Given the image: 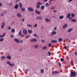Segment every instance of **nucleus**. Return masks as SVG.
Here are the masks:
<instances>
[{
  "label": "nucleus",
  "mask_w": 77,
  "mask_h": 77,
  "mask_svg": "<svg viewBox=\"0 0 77 77\" xmlns=\"http://www.w3.org/2000/svg\"><path fill=\"white\" fill-rule=\"evenodd\" d=\"M7 58L8 59H11V56H7Z\"/></svg>",
  "instance_id": "nucleus-28"
},
{
  "label": "nucleus",
  "mask_w": 77,
  "mask_h": 77,
  "mask_svg": "<svg viewBox=\"0 0 77 77\" xmlns=\"http://www.w3.org/2000/svg\"><path fill=\"white\" fill-rule=\"evenodd\" d=\"M70 17H71V13L68 14L67 16V18H70Z\"/></svg>",
  "instance_id": "nucleus-14"
},
{
  "label": "nucleus",
  "mask_w": 77,
  "mask_h": 77,
  "mask_svg": "<svg viewBox=\"0 0 77 77\" xmlns=\"http://www.w3.org/2000/svg\"><path fill=\"white\" fill-rule=\"evenodd\" d=\"M17 16L19 18H21V15L20 13H18L17 15Z\"/></svg>",
  "instance_id": "nucleus-10"
},
{
  "label": "nucleus",
  "mask_w": 77,
  "mask_h": 77,
  "mask_svg": "<svg viewBox=\"0 0 77 77\" xmlns=\"http://www.w3.org/2000/svg\"><path fill=\"white\" fill-rule=\"evenodd\" d=\"M42 42H45L44 40H42Z\"/></svg>",
  "instance_id": "nucleus-59"
},
{
  "label": "nucleus",
  "mask_w": 77,
  "mask_h": 77,
  "mask_svg": "<svg viewBox=\"0 0 77 77\" xmlns=\"http://www.w3.org/2000/svg\"><path fill=\"white\" fill-rule=\"evenodd\" d=\"M53 9H54V7H52L51 8V10H52Z\"/></svg>",
  "instance_id": "nucleus-62"
},
{
  "label": "nucleus",
  "mask_w": 77,
  "mask_h": 77,
  "mask_svg": "<svg viewBox=\"0 0 77 77\" xmlns=\"http://www.w3.org/2000/svg\"><path fill=\"white\" fill-rule=\"evenodd\" d=\"M34 36L35 37H36V36H37V35L36 34H34Z\"/></svg>",
  "instance_id": "nucleus-49"
},
{
  "label": "nucleus",
  "mask_w": 77,
  "mask_h": 77,
  "mask_svg": "<svg viewBox=\"0 0 77 77\" xmlns=\"http://www.w3.org/2000/svg\"><path fill=\"white\" fill-rule=\"evenodd\" d=\"M48 53H49V56H51V53H50V52H49V51H48Z\"/></svg>",
  "instance_id": "nucleus-46"
},
{
  "label": "nucleus",
  "mask_w": 77,
  "mask_h": 77,
  "mask_svg": "<svg viewBox=\"0 0 77 77\" xmlns=\"http://www.w3.org/2000/svg\"><path fill=\"white\" fill-rule=\"evenodd\" d=\"M71 16L72 17H75V15H74V14H71Z\"/></svg>",
  "instance_id": "nucleus-34"
},
{
  "label": "nucleus",
  "mask_w": 77,
  "mask_h": 77,
  "mask_svg": "<svg viewBox=\"0 0 77 77\" xmlns=\"http://www.w3.org/2000/svg\"><path fill=\"white\" fill-rule=\"evenodd\" d=\"M35 12L36 14H37L38 15H39L41 14V12L38 11L37 10H35Z\"/></svg>",
  "instance_id": "nucleus-12"
},
{
  "label": "nucleus",
  "mask_w": 77,
  "mask_h": 77,
  "mask_svg": "<svg viewBox=\"0 0 77 77\" xmlns=\"http://www.w3.org/2000/svg\"><path fill=\"white\" fill-rule=\"evenodd\" d=\"M12 5V4L11 3H9V6H11Z\"/></svg>",
  "instance_id": "nucleus-50"
},
{
  "label": "nucleus",
  "mask_w": 77,
  "mask_h": 77,
  "mask_svg": "<svg viewBox=\"0 0 77 77\" xmlns=\"http://www.w3.org/2000/svg\"><path fill=\"white\" fill-rule=\"evenodd\" d=\"M2 3H0V6H2Z\"/></svg>",
  "instance_id": "nucleus-55"
},
{
  "label": "nucleus",
  "mask_w": 77,
  "mask_h": 77,
  "mask_svg": "<svg viewBox=\"0 0 77 77\" xmlns=\"http://www.w3.org/2000/svg\"><path fill=\"white\" fill-rule=\"evenodd\" d=\"M45 21H46V22H50V20L47 18H46L45 19Z\"/></svg>",
  "instance_id": "nucleus-18"
},
{
  "label": "nucleus",
  "mask_w": 77,
  "mask_h": 77,
  "mask_svg": "<svg viewBox=\"0 0 77 77\" xmlns=\"http://www.w3.org/2000/svg\"><path fill=\"white\" fill-rule=\"evenodd\" d=\"M60 60L61 62H63V61H64V59L63 58H61Z\"/></svg>",
  "instance_id": "nucleus-43"
},
{
  "label": "nucleus",
  "mask_w": 77,
  "mask_h": 77,
  "mask_svg": "<svg viewBox=\"0 0 77 77\" xmlns=\"http://www.w3.org/2000/svg\"><path fill=\"white\" fill-rule=\"evenodd\" d=\"M14 41H15V42H17V43H20V40L17 38H15L14 39Z\"/></svg>",
  "instance_id": "nucleus-9"
},
{
  "label": "nucleus",
  "mask_w": 77,
  "mask_h": 77,
  "mask_svg": "<svg viewBox=\"0 0 77 77\" xmlns=\"http://www.w3.org/2000/svg\"><path fill=\"white\" fill-rule=\"evenodd\" d=\"M36 20H42V18L41 17H36Z\"/></svg>",
  "instance_id": "nucleus-7"
},
{
  "label": "nucleus",
  "mask_w": 77,
  "mask_h": 77,
  "mask_svg": "<svg viewBox=\"0 0 77 77\" xmlns=\"http://www.w3.org/2000/svg\"><path fill=\"white\" fill-rule=\"evenodd\" d=\"M56 31H54L52 32V36H53L54 35H56Z\"/></svg>",
  "instance_id": "nucleus-13"
},
{
  "label": "nucleus",
  "mask_w": 77,
  "mask_h": 77,
  "mask_svg": "<svg viewBox=\"0 0 77 77\" xmlns=\"http://www.w3.org/2000/svg\"><path fill=\"white\" fill-rule=\"evenodd\" d=\"M19 35H20L22 34H21V30L19 32Z\"/></svg>",
  "instance_id": "nucleus-35"
},
{
  "label": "nucleus",
  "mask_w": 77,
  "mask_h": 77,
  "mask_svg": "<svg viewBox=\"0 0 77 77\" xmlns=\"http://www.w3.org/2000/svg\"><path fill=\"white\" fill-rule=\"evenodd\" d=\"M4 41V38H2L0 39V42L1 41L2 42V41Z\"/></svg>",
  "instance_id": "nucleus-36"
},
{
  "label": "nucleus",
  "mask_w": 77,
  "mask_h": 77,
  "mask_svg": "<svg viewBox=\"0 0 77 77\" xmlns=\"http://www.w3.org/2000/svg\"><path fill=\"white\" fill-rule=\"evenodd\" d=\"M28 33H32V30H28Z\"/></svg>",
  "instance_id": "nucleus-29"
},
{
  "label": "nucleus",
  "mask_w": 77,
  "mask_h": 77,
  "mask_svg": "<svg viewBox=\"0 0 77 77\" xmlns=\"http://www.w3.org/2000/svg\"><path fill=\"white\" fill-rule=\"evenodd\" d=\"M5 22H3L2 24V26H1V28H2V29H3V28H4V27L5 26Z\"/></svg>",
  "instance_id": "nucleus-11"
},
{
  "label": "nucleus",
  "mask_w": 77,
  "mask_h": 77,
  "mask_svg": "<svg viewBox=\"0 0 77 77\" xmlns=\"http://www.w3.org/2000/svg\"><path fill=\"white\" fill-rule=\"evenodd\" d=\"M37 26H38V24H37V23H36L34 26V27L36 28V27H37Z\"/></svg>",
  "instance_id": "nucleus-37"
},
{
  "label": "nucleus",
  "mask_w": 77,
  "mask_h": 77,
  "mask_svg": "<svg viewBox=\"0 0 77 77\" xmlns=\"http://www.w3.org/2000/svg\"><path fill=\"white\" fill-rule=\"evenodd\" d=\"M68 48V47L65 46V49H67V48Z\"/></svg>",
  "instance_id": "nucleus-56"
},
{
  "label": "nucleus",
  "mask_w": 77,
  "mask_h": 77,
  "mask_svg": "<svg viewBox=\"0 0 77 77\" xmlns=\"http://www.w3.org/2000/svg\"><path fill=\"white\" fill-rule=\"evenodd\" d=\"M56 29H57V28H56V27H55L54 28V30H56Z\"/></svg>",
  "instance_id": "nucleus-47"
},
{
  "label": "nucleus",
  "mask_w": 77,
  "mask_h": 77,
  "mask_svg": "<svg viewBox=\"0 0 77 77\" xmlns=\"http://www.w3.org/2000/svg\"><path fill=\"white\" fill-rule=\"evenodd\" d=\"M72 30H73V29L71 28L69 29L68 30H67L68 32H70Z\"/></svg>",
  "instance_id": "nucleus-15"
},
{
  "label": "nucleus",
  "mask_w": 77,
  "mask_h": 77,
  "mask_svg": "<svg viewBox=\"0 0 77 77\" xmlns=\"http://www.w3.org/2000/svg\"><path fill=\"white\" fill-rule=\"evenodd\" d=\"M21 9L23 12H24L25 11H26V9H25V8H21Z\"/></svg>",
  "instance_id": "nucleus-24"
},
{
  "label": "nucleus",
  "mask_w": 77,
  "mask_h": 77,
  "mask_svg": "<svg viewBox=\"0 0 77 77\" xmlns=\"http://www.w3.org/2000/svg\"><path fill=\"white\" fill-rule=\"evenodd\" d=\"M14 22H13L12 23H11V26H12V25L14 24Z\"/></svg>",
  "instance_id": "nucleus-48"
},
{
  "label": "nucleus",
  "mask_w": 77,
  "mask_h": 77,
  "mask_svg": "<svg viewBox=\"0 0 77 77\" xmlns=\"http://www.w3.org/2000/svg\"><path fill=\"white\" fill-rule=\"evenodd\" d=\"M60 73L59 72H57L56 71V74H59V73Z\"/></svg>",
  "instance_id": "nucleus-53"
},
{
  "label": "nucleus",
  "mask_w": 77,
  "mask_h": 77,
  "mask_svg": "<svg viewBox=\"0 0 77 77\" xmlns=\"http://www.w3.org/2000/svg\"><path fill=\"white\" fill-rule=\"evenodd\" d=\"M39 47V45H36L34 46V47L35 48H38V47Z\"/></svg>",
  "instance_id": "nucleus-40"
},
{
  "label": "nucleus",
  "mask_w": 77,
  "mask_h": 77,
  "mask_svg": "<svg viewBox=\"0 0 77 77\" xmlns=\"http://www.w3.org/2000/svg\"><path fill=\"white\" fill-rule=\"evenodd\" d=\"M19 6H20V8H23V5H22V4L21 3H20L19 4Z\"/></svg>",
  "instance_id": "nucleus-26"
},
{
  "label": "nucleus",
  "mask_w": 77,
  "mask_h": 77,
  "mask_svg": "<svg viewBox=\"0 0 77 77\" xmlns=\"http://www.w3.org/2000/svg\"><path fill=\"white\" fill-rule=\"evenodd\" d=\"M76 75V73L75 72H71L70 77H75Z\"/></svg>",
  "instance_id": "nucleus-1"
},
{
  "label": "nucleus",
  "mask_w": 77,
  "mask_h": 77,
  "mask_svg": "<svg viewBox=\"0 0 77 77\" xmlns=\"http://www.w3.org/2000/svg\"><path fill=\"white\" fill-rule=\"evenodd\" d=\"M21 21L22 22H24L25 21V19H22Z\"/></svg>",
  "instance_id": "nucleus-44"
},
{
  "label": "nucleus",
  "mask_w": 77,
  "mask_h": 77,
  "mask_svg": "<svg viewBox=\"0 0 77 77\" xmlns=\"http://www.w3.org/2000/svg\"><path fill=\"white\" fill-rule=\"evenodd\" d=\"M2 59V60H3V59H6V57L4 56H2L1 57Z\"/></svg>",
  "instance_id": "nucleus-31"
},
{
  "label": "nucleus",
  "mask_w": 77,
  "mask_h": 77,
  "mask_svg": "<svg viewBox=\"0 0 77 77\" xmlns=\"http://www.w3.org/2000/svg\"><path fill=\"white\" fill-rule=\"evenodd\" d=\"M7 27L8 30H11V27L10 26H8Z\"/></svg>",
  "instance_id": "nucleus-33"
},
{
  "label": "nucleus",
  "mask_w": 77,
  "mask_h": 77,
  "mask_svg": "<svg viewBox=\"0 0 77 77\" xmlns=\"http://www.w3.org/2000/svg\"><path fill=\"white\" fill-rule=\"evenodd\" d=\"M71 21L72 22H74V23H75L76 22V20L75 19H72Z\"/></svg>",
  "instance_id": "nucleus-20"
},
{
  "label": "nucleus",
  "mask_w": 77,
  "mask_h": 77,
  "mask_svg": "<svg viewBox=\"0 0 77 77\" xmlns=\"http://www.w3.org/2000/svg\"><path fill=\"white\" fill-rule=\"evenodd\" d=\"M27 26L29 27H32V26L29 24H27Z\"/></svg>",
  "instance_id": "nucleus-21"
},
{
  "label": "nucleus",
  "mask_w": 77,
  "mask_h": 77,
  "mask_svg": "<svg viewBox=\"0 0 77 77\" xmlns=\"http://www.w3.org/2000/svg\"><path fill=\"white\" fill-rule=\"evenodd\" d=\"M6 64L8 63L9 65L11 66H14L15 65V64L14 63H12V64H11V62L10 61H8L6 62Z\"/></svg>",
  "instance_id": "nucleus-3"
},
{
  "label": "nucleus",
  "mask_w": 77,
  "mask_h": 77,
  "mask_svg": "<svg viewBox=\"0 0 77 77\" xmlns=\"http://www.w3.org/2000/svg\"><path fill=\"white\" fill-rule=\"evenodd\" d=\"M75 54H76V55H77V53L75 52Z\"/></svg>",
  "instance_id": "nucleus-64"
},
{
  "label": "nucleus",
  "mask_w": 77,
  "mask_h": 77,
  "mask_svg": "<svg viewBox=\"0 0 77 77\" xmlns=\"http://www.w3.org/2000/svg\"><path fill=\"white\" fill-rule=\"evenodd\" d=\"M44 70L43 69H42L40 70V72L41 73H44Z\"/></svg>",
  "instance_id": "nucleus-19"
},
{
  "label": "nucleus",
  "mask_w": 77,
  "mask_h": 77,
  "mask_svg": "<svg viewBox=\"0 0 77 77\" xmlns=\"http://www.w3.org/2000/svg\"><path fill=\"white\" fill-rule=\"evenodd\" d=\"M45 6L46 7L48 6H49V3H46L45 4Z\"/></svg>",
  "instance_id": "nucleus-32"
},
{
  "label": "nucleus",
  "mask_w": 77,
  "mask_h": 77,
  "mask_svg": "<svg viewBox=\"0 0 77 77\" xmlns=\"http://www.w3.org/2000/svg\"><path fill=\"white\" fill-rule=\"evenodd\" d=\"M57 40H52L51 41V42H53V43H57Z\"/></svg>",
  "instance_id": "nucleus-22"
},
{
  "label": "nucleus",
  "mask_w": 77,
  "mask_h": 77,
  "mask_svg": "<svg viewBox=\"0 0 77 77\" xmlns=\"http://www.w3.org/2000/svg\"><path fill=\"white\" fill-rule=\"evenodd\" d=\"M42 5V3H40L39 2H38L37 3V5H36V7L38 8H40V5Z\"/></svg>",
  "instance_id": "nucleus-2"
},
{
  "label": "nucleus",
  "mask_w": 77,
  "mask_h": 77,
  "mask_svg": "<svg viewBox=\"0 0 77 77\" xmlns=\"http://www.w3.org/2000/svg\"><path fill=\"white\" fill-rule=\"evenodd\" d=\"M48 0H44V2H47Z\"/></svg>",
  "instance_id": "nucleus-61"
},
{
  "label": "nucleus",
  "mask_w": 77,
  "mask_h": 77,
  "mask_svg": "<svg viewBox=\"0 0 77 77\" xmlns=\"http://www.w3.org/2000/svg\"><path fill=\"white\" fill-rule=\"evenodd\" d=\"M54 12H57V11H55V10H54Z\"/></svg>",
  "instance_id": "nucleus-63"
},
{
  "label": "nucleus",
  "mask_w": 77,
  "mask_h": 77,
  "mask_svg": "<svg viewBox=\"0 0 77 77\" xmlns=\"http://www.w3.org/2000/svg\"><path fill=\"white\" fill-rule=\"evenodd\" d=\"M20 43H23V41L22 40H20Z\"/></svg>",
  "instance_id": "nucleus-51"
},
{
  "label": "nucleus",
  "mask_w": 77,
  "mask_h": 77,
  "mask_svg": "<svg viewBox=\"0 0 77 77\" xmlns=\"http://www.w3.org/2000/svg\"><path fill=\"white\" fill-rule=\"evenodd\" d=\"M59 18L60 19H63V15H62L61 16L59 17Z\"/></svg>",
  "instance_id": "nucleus-27"
},
{
  "label": "nucleus",
  "mask_w": 77,
  "mask_h": 77,
  "mask_svg": "<svg viewBox=\"0 0 77 77\" xmlns=\"http://www.w3.org/2000/svg\"><path fill=\"white\" fill-rule=\"evenodd\" d=\"M54 74H56V71H54L52 73V75H54Z\"/></svg>",
  "instance_id": "nucleus-30"
},
{
  "label": "nucleus",
  "mask_w": 77,
  "mask_h": 77,
  "mask_svg": "<svg viewBox=\"0 0 77 77\" xmlns=\"http://www.w3.org/2000/svg\"><path fill=\"white\" fill-rule=\"evenodd\" d=\"M59 66H60L61 65V64H60V63H59Z\"/></svg>",
  "instance_id": "nucleus-60"
},
{
  "label": "nucleus",
  "mask_w": 77,
  "mask_h": 77,
  "mask_svg": "<svg viewBox=\"0 0 77 77\" xmlns=\"http://www.w3.org/2000/svg\"><path fill=\"white\" fill-rule=\"evenodd\" d=\"M37 40L35 38H32L30 40L31 42H36Z\"/></svg>",
  "instance_id": "nucleus-5"
},
{
  "label": "nucleus",
  "mask_w": 77,
  "mask_h": 77,
  "mask_svg": "<svg viewBox=\"0 0 77 77\" xmlns=\"http://www.w3.org/2000/svg\"><path fill=\"white\" fill-rule=\"evenodd\" d=\"M28 11H31V12H33L34 11V9H33L32 8H29L28 9Z\"/></svg>",
  "instance_id": "nucleus-6"
},
{
  "label": "nucleus",
  "mask_w": 77,
  "mask_h": 77,
  "mask_svg": "<svg viewBox=\"0 0 77 77\" xmlns=\"http://www.w3.org/2000/svg\"><path fill=\"white\" fill-rule=\"evenodd\" d=\"M72 17H71L69 18V20H72Z\"/></svg>",
  "instance_id": "nucleus-58"
},
{
  "label": "nucleus",
  "mask_w": 77,
  "mask_h": 77,
  "mask_svg": "<svg viewBox=\"0 0 77 77\" xmlns=\"http://www.w3.org/2000/svg\"><path fill=\"white\" fill-rule=\"evenodd\" d=\"M11 38H14V35H11Z\"/></svg>",
  "instance_id": "nucleus-57"
},
{
  "label": "nucleus",
  "mask_w": 77,
  "mask_h": 77,
  "mask_svg": "<svg viewBox=\"0 0 77 77\" xmlns=\"http://www.w3.org/2000/svg\"><path fill=\"white\" fill-rule=\"evenodd\" d=\"M47 47L46 46H45L43 48V50H45V49H47Z\"/></svg>",
  "instance_id": "nucleus-38"
},
{
  "label": "nucleus",
  "mask_w": 77,
  "mask_h": 77,
  "mask_svg": "<svg viewBox=\"0 0 77 77\" xmlns=\"http://www.w3.org/2000/svg\"><path fill=\"white\" fill-rule=\"evenodd\" d=\"M15 29H13L11 30V32L12 33H14V32H15Z\"/></svg>",
  "instance_id": "nucleus-25"
},
{
  "label": "nucleus",
  "mask_w": 77,
  "mask_h": 77,
  "mask_svg": "<svg viewBox=\"0 0 77 77\" xmlns=\"http://www.w3.org/2000/svg\"><path fill=\"white\" fill-rule=\"evenodd\" d=\"M63 40L61 38H59L58 39V42H62Z\"/></svg>",
  "instance_id": "nucleus-17"
},
{
  "label": "nucleus",
  "mask_w": 77,
  "mask_h": 77,
  "mask_svg": "<svg viewBox=\"0 0 77 77\" xmlns=\"http://www.w3.org/2000/svg\"><path fill=\"white\" fill-rule=\"evenodd\" d=\"M41 8L42 10H44V8H45V7L44 6L42 5L41 6Z\"/></svg>",
  "instance_id": "nucleus-23"
},
{
  "label": "nucleus",
  "mask_w": 77,
  "mask_h": 77,
  "mask_svg": "<svg viewBox=\"0 0 77 77\" xmlns=\"http://www.w3.org/2000/svg\"><path fill=\"white\" fill-rule=\"evenodd\" d=\"M5 35H6V33H4L2 35V38H3V37H4V36H5Z\"/></svg>",
  "instance_id": "nucleus-39"
},
{
  "label": "nucleus",
  "mask_w": 77,
  "mask_h": 77,
  "mask_svg": "<svg viewBox=\"0 0 77 77\" xmlns=\"http://www.w3.org/2000/svg\"><path fill=\"white\" fill-rule=\"evenodd\" d=\"M72 0H69L68 2H72Z\"/></svg>",
  "instance_id": "nucleus-54"
},
{
  "label": "nucleus",
  "mask_w": 77,
  "mask_h": 77,
  "mask_svg": "<svg viewBox=\"0 0 77 77\" xmlns=\"http://www.w3.org/2000/svg\"><path fill=\"white\" fill-rule=\"evenodd\" d=\"M4 14H5V12H4V13H2L1 14V17H2V16H3Z\"/></svg>",
  "instance_id": "nucleus-41"
},
{
  "label": "nucleus",
  "mask_w": 77,
  "mask_h": 77,
  "mask_svg": "<svg viewBox=\"0 0 77 77\" xmlns=\"http://www.w3.org/2000/svg\"><path fill=\"white\" fill-rule=\"evenodd\" d=\"M29 37H30V35H27L26 36V39H27V38H29Z\"/></svg>",
  "instance_id": "nucleus-42"
},
{
  "label": "nucleus",
  "mask_w": 77,
  "mask_h": 77,
  "mask_svg": "<svg viewBox=\"0 0 77 77\" xmlns=\"http://www.w3.org/2000/svg\"><path fill=\"white\" fill-rule=\"evenodd\" d=\"M23 34L25 35H27V30L24 29L23 31Z\"/></svg>",
  "instance_id": "nucleus-4"
},
{
  "label": "nucleus",
  "mask_w": 77,
  "mask_h": 77,
  "mask_svg": "<svg viewBox=\"0 0 77 77\" xmlns=\"http://www.w3.org/2000/svg\"><path fill=\"white\" fill-rule=\"evenodd\" d=\"M20 36L21 37H24V35L23 34H21Z\"/></svg>",
  "instance_id": "nucleus-45"
},
{
  "label": "nucleus",
  "mask_w": 77,
  "mask_h": 77,
  "mask_svg": "<svg viewBox=\"0 0 77 77\" xmlns=\"http://www.w3.org/2000/svg\"><path fill=\"white\" fill-rule=\"evenodd\" d=\"M19 6L18 5V4H17L15 5L14 7V9H17L18 8Z\"/></svg>",
  "instance_id": "nucleus-8"
},
{
  "label": "nucleus",
  "mask_w": 77,
  "mask_h": 77,
  "mask_svg": "<svg viewBox=\"0 0 77 77\" xmlns=\"http://www.w3.org/2000/svg\"><path fill=\"white\" fill-rule=\"evenodd\" d=\"M51 44H49V46L50 47H51Z\"/></svg>",
  "instance_id": "nucleus-52"
},
{
  "label": "nucleus",
  "mask_w": 77,
  "mask_h": 77,
  "mask_svg": "<svg viewBox=\"0 0 77 77\" xmlns=\"http://www.w3.org/2000/svg\"><path fill=\"white\" fill-rule=\"evenodd\" d=\"M67 27V24L66 23L63 26V29H65Z\"/></svg>",
  "instance_id": "nucleus-16"
}]
</instances>
